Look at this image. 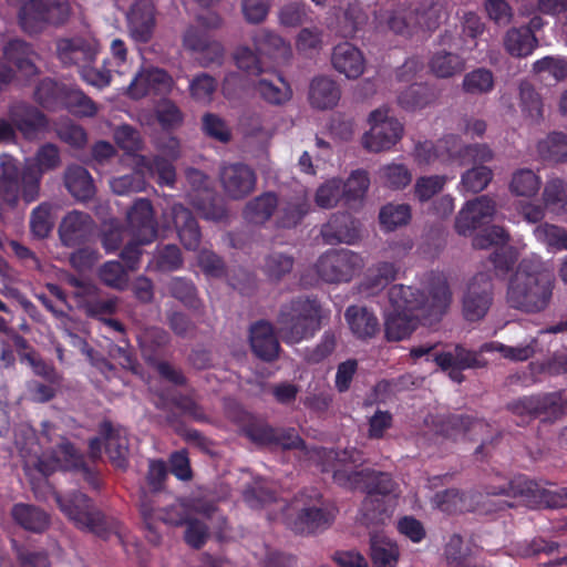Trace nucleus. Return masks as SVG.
<instances>
[{"label":"nucleus","instance_id":"nucleus-1","mask_svg":"<svg viewBox=\"0 0 567 567\" xmlns=\"http://www.w3.org/2000/svg\"><path fill=\"white\" fill-rule=\"evenodd\" d=\"M394 285L388 292L389 306L384 310L385 337L390 341L408 338L420 323L432 324L446 311L451 302V291L442 277L433 279L426 289Z\"/></svg>","mask_w":567,"mask_h":567},{"label":"nucleus","instance_id":"nucleus-2","mask_svg":"<svg viewBox=\"0 0 567 567\" xmlns=\"http://www.w3.org/2000/svg\"><path fill=\"white\" fill-rule=\"evenodd\" d=\"M328 457L333 458L334 462L331 467L324 466L323 471H331L337 484L351 489L362 488L367 492L361 507L362 523L367 526L383 524L389 514L380 496H398V484L386 473L368 468L358 470L363 458L354 449L338 453L329 452Z\"/></svg>","mask_w":567,"mask_h":567},{"label":"nucleus","instance_id":"nucleus-3","mask_svg":"<svg viewBox=\"0 0 567 567\" xmlns=\"http://www.w3.org/2000/svg\"><path fill=\"white\" fill-rule=\"evenodd\" d=\"M555 280L539 257L523 259L507 284L506 302L509 307L538 313L550 303Z\"/></svg>","mask_w":567,"mask_h":567},{"label":"nucleus","instance_id":"nucleus-4","mask_svg":"<svg viewBox=\"0 0 567 567\" xmlns=\"http://www.w3.org/2000/svg\"><path fill=\"white\" fill-rule=\"evenodd\" d=\"M329 316L317 300L298 298L284 305L277 319L278 332L288 344L312 338Z\"/></svg>","mask_w":567,"mask_h":567},{"label":"nucleus","instance_id":"nucleus-5","mask_svg":"<svg viewBox=\"0 0 567 567\" xmlns=\"http://www.w3.org/2000/svg\"><path fill=\"white\" fill-rule=\"evenodd\" d=\"M21 453L25 460V466L35 467L45 476L58 470H80L90 485L95 488L99 486L92 472L84 466L82 455L64 439L56 444V449L43 453L41 456L38 455L37 450L24 451L22 449Z\"/></svg>","mask_w":567,"mask_h":567},{"label":"nucleus","instance_id":"nucleus-6","mask_svg":"<svg viewBox=\"0 0 567 567\" xmlns=\"http://www.w3.org/2000/svg\"><path fill=\"white\" fill-rule=\"evenodd\" d=\"M70 12L66 0H28L20 9L19 21L25 32L38 33L49 24L64 23Z\"/></svg>","mask_w":567,"mask_h":567},{"label":"nucleus","instance_id":"nucleus-7","mask_svg":"<svg viewBox=\"0 0 567 567\" xmlns=\"http://www.w3.org/2000/svg\"><path fill=\"white\" fill-rule=\"evenodd\" d=\"M369 124L370 130L363 135L362 143L364 148L373 153L389 151L403 135V125L390 116L385 107L372 111Z\"/></svg>","mask_w":567,"mask_h":567},{"label":"nucleus","instance_id":"nucleus-8","mask_svg":"<svg viewBox=\"0 0 567 567\" xmlns=\"http://www.w3.org/2000/svg\"><path fill=\"white\" fill-rule=\"evenodd\" d=\"M363 267V259L351 250L329 251L317 264L318 276L326 282H347Z\"/></svg>","mask_w":567,"mask_h":567},{"label":"nucleus","instance_id":"nucleus-9","mask_svg":"<svg viewBox=\"0 0 567 567\" xmlns=\"http://www.w3.org/2000/svg\"><path fill=\"white\" fill-rule=\"evenodd\" d=\"M62 513L80 529L100 534L102 529V514L94 508L91 499L81 492H73L65 496L55 495Z\"/></svg>","mask_w":567,"mask_h":567},{"label":"nucleus","instance_id":"nucleus-10","mask_svg":"<svg viewBox=\"0 0 567 567\" xmlns=\"http://www.w3.org/2000/svg\"><path fill=\"white\" fill-rule=\"evenodd\" d=\"M291 511L296 512L297 516L293 518L289 514L288 524L296 533H311L329 522L321 496L316 491L297 497L291 505Z\"/></svg>","mask_w":567,"mask_h":567},{"label":"nucleus","instance_id":"nucleus-11","mask_svg":"<svg viewBox=\"0 0 567 567\" xmlns=\"http://www.w3.org/2000/svg\"><path fill=\"white\" fill-rule=\"evenodd\" d=\"M56 56L65 66H76L79 70L92 64L100 52L97 40L91 35H74L61 38L55 45Z\"/></svg>","mask_w":567,"mask_h":567},{"label":"nucleus","instance_id":"nucleus-12","mask_svg":"<svg viewBox=\"0 0 567 567\" xmlns=\"http://www.w3.org/2000/svg\"><path fill=\"white\" fill-rule=\"evenodd\" d=\"M493 302V284L485 272L475 275L467 285L463 297V313L470 321L485 317Z\"/></svg>","mask_w":567,"mask_h":567},{"label":"nucleus","instance_id":"nucleus-13","mask_svg":"<svg viewBox=\"0 0 567 567\" xmlns=\"http://www.w3.org/2000/svg\"><path fill=\"white\" fill-rule=\"evenodd\" d=\"M219 179L225 194L233 199L248 196L256 186L255 172L245 164H226L221 167Z\"/></svg>","mask_w":567,"mask_h":567},{"label":"nucleus","instance_id":"nucleus-14","mask_svg":"<svg viewBox=\"0 0 567 567\" xmlns=\"http://www.w3.org/2000/svg\"><path fill=\"white\" fill-rule=\"evenodd\" d=\"M495 213L496 204L492 198L485 195L476 197L468 200L458 212L455 229L457 234L466 236L483 223L491 220Z\"/></svg>","mask_w":567,"mask_h":567},{"label":"nucleus","instance_id":"nucleus-15","mask_svg":"<svg viewBox=\"0 0 567 567\" xmlns=\"http://www.w3.org/2000/svg\"><path fill=\"white\" fill-rule=\"evenodd\" d=\"M174 80L164 70L150 68L140 71L131 81L128 94L133 99H142L147 94H168Z\"/></svg>","mask_w":567,"mask_h":567},{"label":"nucleus","instance_id":"nucleus-16","mask_svg":"<svg viewBox=\"0 0 567 567\" xmlns=\"http://www.w3.org/2000/svg\"><path fill=\"white\" fill-rule=\"evenodd\" d=\"M128 230L140 244L152 243L157 235L153 207L148 199H137L127 213Z\"/></svg>","mask_w":567,"mask_h":567},{"label":"nucleus","instance_id":"nucleus-17","mask_svg":"<svg viewBox=\"0 0 567 567\" xmlns=\"http://www.w3.org/2000/svg\"><path fill=\"white\" fill-rule=\"evenodd\" d=\"M511 410L514 414L523 417L556 419L561 414L560 396L556 393L526 396L513 402Z\"/></svg>","mask_w":567,"mask_h":567},{"label":"nucleus","instance_id":"nucleus-18","mask_svg":"<svg viewBox=\"0 0 567 567\" xmlns=\"http://www.w3.org/2000/svg\"><path fill=\"white\" fill-rule=\"evenodd\" d=\"M183 45L197 53V59L203 66L217 63L224 56V47L219 42L210 40L206 33L194 25L185 30Z\"/></svg>","mask_w":567,"mask_h":567},{"label":"nucleus","instance_id":"nucleus-19","mask_svg":"<svg viewBox=\"0 0 567 567\" xmlns=\"http://www.w3.org/2000/svg\"><path fill=\"white\" fill-rule=\"evenodd\" d=\"M374 24L381 32H392L402 37L415 34L411 7L405 4L380 9L374 13Z\"/></svg>","mask_w":567,"mask_h":567},{"label":"nucleus","instance_id":"nucleus-20","mask_svg":"<svg viewBox=\"0 0 567 567\" xmlns=\"http://www.w3.org/2000/svg\"><path fill=\"white\" fill-rule=\"evenodd\" d=\"M458 150H461L460 138L447 135L436 143L430 141L419 143L414 150V159L419 165H431L436 161L453 159Z\"/></svg>","mask_w":567,"mask_h":567},{"label":"nucleus","instance_id":"nucleus-21","mask_svg":"<svg viewBox=\"0 0 567 567\" xmlns=\"http://www.w3.org/2000/svg\"><path fill=\"white\" fill-rule=\"evenodd\" d=\"M252 43L260 56H268L276 64L287 63L292 55L290 43L268 29L257 31Z\"/></svg>","mask_w":567,"mask_h":567},{"label":"nucleus","instance_id":"nucleus-22","mask_svg":"<svg viewBox=\"0 0 567 567\" xmlns=\"http://www.w3.org/2000/svg\"><path fill=\"white\" fill-rule=\"evenodd\" d=\"M331 63L336 71L348 79H358L365 68L362 52L349 42L339 43L333 48Z\"/></svg>","mask_w":567,"mask_h":567},{"label":"nucleus","instance_id":"nucleus-23","mask_svg":"<svg viewBox=\"0 0 567 567\" xmlns=\"http://www.w3.org/2000/svg\"><path fill=\"white\" fill-rule=\"evenodd\" d=\"M135 171L132 174L113 177L109 184L116 195H130L132 193L143 192L146 188L145 175H152L153 168L150 161L142 155L133 157Z\"/></svg>","mask_w":567,"mask_h":567},{"label":"nucleus","instance_id":"nucleus-24","mask_svg":"<svg viewBox=\"0 0 567 567\" xmlns=\"http://www.w3.org/2000/svg\"><path fill=\"white\" fill-rule=\"evenodd\" d=\"M127 20L132 37L136 41H148L155 24L152 0H137L132 6Z\"/></svg>","mask_w":567,"mask_h":567},{"label":"nucleus","instance_id":"nucleus-25","mask_svg":"<svg viewBox=\"0 0 567 567\" xmlns=\"http://www.w3.org/2000/svg\"><path fill=\"white\" fill-rule=\"evenodd\" d=\"M250 346L254 353L265 361L278 358L280 346L271 323L259 321L251 326Z\"/></svg>","mask_w":567,"mask_h":567},{"label":"nucleus","instance_id":"nucleus-26","mask_svg":"<svg viewBox=\"0 0 567 567\" xmlns=\"http://www.w3.org/2000/svg\"><path fill=\"white\" fill-rule=\"evenodd\" d=\"M93 230L90 215L73 210L61 221L59 235L65 246L72 247L83 241Z\"/></svg>","mask_w":567,"mask_h":567},{"label":"nucleus","instance_id":"nucleus-27","mask_svg":"<svg viewBox=\"0 0 567 567\" xmlns=\"http://www.w3.org/2000/svg\"><path fill=\"white\" fill-rule=\"evenodd\" d=\"M346 321L352 334L360 340L372 339L380 330L375 315L365 307L350 306L344 312Z\"/></svg>","mask_w":567,"mask_h":567},{"label":"nucleus","instance_id":"nucleus-28","mask_svg":"<svg viewBox=\"0 0 567 567\" xmlns=\"http://www.w3.org/2000/svg\"><path fill=\"white\" fill-rule=\"evenodd\" d=\"M171 217L184 247L188 250H196L200 243V231L190 212L176 204L171 208Z\"/></svg>","mask_w":567,"mask_h":567},{"label":"nucleus","instance_id":"nucleus-29","mask_svg":"<svg viewBox=\"0 0 567 567\" xmlns=\"http://www.w3.org/2000/svg\"><path fill=\"white\" fill-rule=\"evenodd\" d=\"M415 33L420 31H433L439 28L446 18V10L442 2L423 0L411 7Z\"/></svg>","mask_w":567,"mask_h":567},{"label":"nucleus","instance_id":"nucleus-30","mask_svg":"<svg viewBox=\"0 0 567 567\" xmlns=\"http://www.w3.org/2000/svg\"><path fill=\"white\" fill-rule=\"evenodd\" d=\"M341 97L337 82L328 76L315 78L309 87V102L312 107L328 110L334 107Z\"/></svg>","mask_w":567,"mask_h":567},{"label":"nucleus","instance_id":"nucleus-31","mask_svg":"<svg viewBox=\"0 0 567 567\" xmlns=\"http://www.w3.org/2000/svg\"><path fill=\"white\" fill-rule=\"evenodd\" d=\"M102 434L106 441V452L111 462L120 468H125L128 455V440L126 430L123 427H113L110 423H103Z\"/></svg>","mask_w":567,"mask_h":567},{"label":"nucleus","instance_id":"nucleus-32","mask_svg":"<svg viewBox=\"0 0 567 567\" xmlns=\"http://www.w3.org/2000/svg\"><path fill=\"white\" fill-rule=\"evenodd\" d=\"M503 45L512 56L525 58L530 55L538 47V39L529 29L514 27L504 34Z\"/></svg>","mask_w":567,"mask_h":567},{"label":"nucleus","instance_id":"nucleus-33","mask_svg":"<svg viewBox=\"0 0 567 567\" xmlns=\"http://www.w3.org/2000/svg\"><path fill=\"white\" fill-rule=\"evenodd\" d=\"M7 62L12 63L25 76L37 73L35 52L22 40H12L3 49Z\"/></svg>","mask_w":567,"mask_h":567},{"label":"nucleus","instance_id":"nucleus-34","mask_svg":"<svg viewBox=\"0 0 567 567\" xmlns=\"http://www.w3.org/2000/svg\"><path fill=\"white\" fill-rule=\"evenodd\" d=\"M141 513L150 528H152V520L156 518L165 524L178 526L186 524L192 517L188 507L184 503H176L167 508L155 511L150 504L143 501L141 503Z\"/></svg>","mask_w":567,"mask_h":567},{"label":"nucleus","instance_id":"nucleus-35","mask_svg":"<svg viewBox=\"0 0 567 567\" xmlns=\"http://www.w3.org/2000/svg\"><path fill=\"white\" fill-rule=\"evenodd\" d=\"M370 549L374 567L396 566L400 555L399 548L384 533L371 535Z\"/></svg>","mask_w":567,"mask_h":567},{"label":"nucleus","instance_id":"nucleus-36","mask_svg":"<svg viewBox=\"0 0 567 567\" xmlns=\"http://www.w3.org/2000/svg\"><path fill=\"white\" fill-rule=\"evenodd\" d=\"M64 179L69 192L79 200H87L95 194L92 176L81 166L69 167Z\"/></svg>","mask_w":567,"mask_h":567},{"label":"nucleus","instance_id":"nucleus-37","mask_svg":"<svg viewBox=\"0 0 567 567\" xmlns=\"http://www.w3.org/2000/svg\"><path fill=\"white\" fill-rule=\"evenodd\" d=\"M255 90L264 101L275 105L285 104L292 96L290 85L279 75H276L274 80L264 78L258 80Z\"/></svg>","mask_w":567,"mask_h":567},{"label":"nucleus","instance_id":"nucleus-38","mask_svg":"<svg viewBox=\"0 0 567 567\" xmlns=\"http://www.w3.org/2000/svg\"><path fill=\"white\" fill-rule=\"evenodd\" d=\"M542 199L544 206L555 215L567 214V183L558 177L546 182Z\"/></svg>","mask_w":567,"mask_h":567},{"label":"nucleus","instance_id":"nucleus-39","mask_svg":"<svg viewBox=\"0 0 567 567\" xmlns=\"http://www.w3.org/2000/svg\"><path fill=\"white\" fill-rule=\"evenodd\" d=\"M542 187L540 176L529 169H516L511 177L508 185L509 192L517 197L532 198L536 196Z\"/></svg>","mask_w":567,"mask_h":567},{"label":"nucleus","instance_id":"nucleus-40","mask_svg":"<svg viewBox=\"0 0 567 567\" xmlns=\"http://www.w3.org/2000/svg\"><path fill=\"white\" fill-rule=\"evenodd\" d=\"M13 519L24 529L41 533L49 526L50 519L45 512L27 504H17L12 508Z\"/></svg>","mask_w":567,"mask_h":567},{"label":"nucleus","instance_id":"nucleus-41","mask_svg":"<svg viewBox=\"0 0 567 567\" xmlns=\"http://www.w3.org/2000/svg\"><path fill=\"white\" fill-rule=\"evenodd\" d=\"M0 166L2 171L0 197L6 204L13 206L18 202L20 189L18 169L14 161L8 156L1 158Z\"/></svg>","mask_w":567,"mask_h":567},{"label":"nucleus","instance_id":"nucleus-42","mask_svg":"<svg viewBox=\"0 0 567 567\" xmlns=\"http://www.w3.org/2000/svg\"><path fill=\"white\" fill-rule=\"evenodd\" d=\"M378 175L381 184L393 190L404 189L413 178L411 169L405 164L398 162L381 166Z\"/></svg>","mask_w":567,"mask_h":567},{"label":"nucleus","instance_id":"nucleus-43","mask_svg":"<svg viewBox=\"0 0 567 567\" xmlns=\"http://www.w3.org/2000/svg\"><path fill=\"white\" fill-rule=\"evenodd\" d=\"M435 362L441 369L456 367L458 369L480 368L485 363L482 362L477 354L462 347H455L453 351L435 354Z\"/></svg>","mask_w":567,"mask_h":567},{"label":"nucleus","instance_id":"nucleus-44","mask_svg":"<svg viewBox=\"0 0 567 567\" xmlns=\"http://www.w3.org/2000/svg\"><path fill=\"white\" fill-rule=\"evenodd\" d=\"M277 207V196L272 193H265L246 205L244 216L252 224H262L271 217Z\"/></svg>","mask_w":567,"mask_h":567},{"label":"nucleus","instance_id":"nucleus-45","mask_svg":"<svg viewBox=\"0 0 567 567\" xmlns=\"http://www.w3.org/2000/svg\"><path fill=\"white\" fill-rule=\"evenodd\" d=\"M11 117L18 128L27 136H31L45 126L43 114L39 110L24 104L12 107Z\"/></svg>","mask_w":567,"mask_h":567},{"label":"nucleus","instance_id":"nucleus-46","mask_svg":"<svg viewBox=\"0 0 567 567\" xmlns=\"http://www.w3.org/2000/svg\"><path fill=\"white\" fill-rule=\"evenodd\" d=\"M465 68L464 60L454 53L445 50L436 52L430 60V70L437 78H451Z\"/></svg>","mask_w":567,"mask_h":567},{"label":"nucleus","instance_id":"nucleus-47","mask_svg":"<svg viewBox=\"0 0 567 567\" xmlns=\"http://www.w3.org/2000/svg\"><path fill=\"white\" fill-rule=\"evenodd\" d=\"M446 565L477 567L473 561V550L460 535H452L444 550Z\"/></svg>","mask_w":567,"mask_h":567},{"label":"nucleus","instance_id":"nucleus-48","mask_svg":"<svg viewBox=\"0 0 567 567\" xmlns=\"http://www.w3.org/2000/svg\"><path fill=\"white\" fill-rule=\"evenodd\" d=\"M310 7L303 1H293L281 6L277 12L278 22L286 28H297L311 22Z\"/></svg>","mask_w":567,"mask_h":567},{"label":"nucleus","instance_id":"nucleus-49","mask_svg":"<svg viewBox=\"0 0 567 567\" xmlns=\"http://www.w3.org/2000/svg\"><path fill=\"white\" fill-rule=\"evenodd\" d=\"M518 94L522 112L533 122H538L543 117V102L534 85L528 81H520Z\"/></svg>","mask_w":567,"mask_h":567},{"label":"nucleus","instance_id":"nucleus-50","mask_svg":"<svg viewBox=\"0 0 567 567\" xmlns=\"http://www.w3.org/2000/svg\"><path fill=\"white\" fill-rule=\"evenodd\" d=\"M539 156L548 162L559 163L567 159V137L561 133H551L537 144Z\"/></svg>","mask_w":567,"mask_h":567},{"label":"nucleus","instance_id":"nucleus-51","mask_svg":"<svg viewBox=\"0 0 567 567\" xmlns=\"http://www.w3.org/2000/svg\"><path fill=\"white\" fill-rule=\"evenodd\" d=\"M537 341L532 338L527 343L515 347L505 346L499 342H489L482 346V352L498 351L503 358L511 361H525L532 358L536 351Z\"/></svg>","mask_w":567,"mask_h":567},{"label":"nucleus","instance_id":"nucleus-52","mask_svg":"<svg viewBox=\"0 0 567 567\" xmlns=\"http://www.w3.org/2000/svg\"><path fill=\"white\" fill-rule=\"evenodd\" d=\"M493 178V171L485 165H476L465 171L461 176L460 190L464 193H480L484 190Z\"/></svg>","mask_w":567,"mask_h":567},{"label":"nucleus","instance_id":"nucleus-53","mask_svg":"<svg viewBox=\"0 0 567 567\" xmlns=\"http://www.w3.org/2000/svg\"><path fill=\"white\" fill-rule=\"evenodd\" d=\"M217 86L218 82L214 76L199 73L189 81L188 90L195 102L207 105L213 101Z\"/></svg>","mask_w":567,"mask_h":567},{"label":"nucleus","instance_id":"nucleus-54","mask_svg":"<svg viewBox=\"0 0 567 567\" xmlns=\"http://www.w3.org/2000/svg\"><path fill=\"white\" fill-rule=\"evenodd\" d=\"M379 219L385 230H394L410 221L411 207L408 204H386L381 208Z\"/></svg>","mask_w":567,"mask_h":567},{"label":"nucleus","instance_id":"nucleus-55","mask_svg":"<svg viewBox=\"0 0 567 567\" xmlns=\"http://www.w3.org/2000/svg\"><path fill=\"white\" fill-rule=\"evenodd\" d=\"M154 114L164 130H174L184 122V114L179 106L169 99H163L154 106Z\"/></svg>","mask_w":567,"mask_h":567},{"label":"nucleus","instance_id":"nucleus-56","mask_svg":"<svg viewBox=\"0 0 567 567\" xmlns=\"http://www.w3.org/2000/svg\"><path fill=\"white\" fill-rule=\"evenodd\" d=\"M62 105L80 116H94L97 113L96 104L81 90L75 87L65 90Z\"/></svg>","mask_w":567,"mask_h":567},{"label":"nucleus","instance_id":"nucleus-57","mask_svg":"<svg viewBox=\"0 0 567 567\" xmlns=\"http://www.w3.org/2000/svg\"><path fill=\"white\" fill-rule=\"evenodd\" d=\"M278 223L282 227L297 225L309 210V203L306 197L298 196L293 200L278 204Z\"/></svg>","mask_w":567,"mask_h":567},{"label":"nucleus","instance_id":"nucleus-58","mask_svg":"<svg viewBox=\"0 0 567 567\" xmlns=\"http://www.w3.org/2000/svg\"><path fill=\"white\" fill-rule=\"evenodd\" d=\"M462 86L468 94H486L494 87V75L492 71L487 69H476L465 74Z\"/></svg>","mask_w":567,"mask_h":567},{"label":"nucleus","instance_id":"nucleus-59","mask_svg":"<svg viewBox=\"0 0 567 567\" xmlns=\"http://www.w3.org/2000/svg\"><path fill=\"white\" fill-rule=\"evenodd\" d=\"M53 226L54 216L50 204L42 203L32 210L30 216V229L34 237H48Z\"/></svg>","mask_w":567,"mask_h":567},{"label":"nucleus","instance_id":"nucleus-60","mask_svg":"<svg viewBox=\"0 0 567 567\" xmlns=\"http://www.w3.org/2000/svg\"><path fill=\"white\" fill-rule=\"evenodd\" d=\"M494 153L486 144L463 145L461 150L454 155L453 159H457L461 166L470 165H484L493 161Z\"/></svg>","mask_w":567,"mask_h":567},{"label":"nucleus","instance_id":"nucleus-61","mask_svg":"<svg viewBox=\"0 0 567 567\" xmlns=\"http://www.w3.org/2000/svg\"><path fill=\"white\" fill-rule=\"evenodd\" d=\"M535 75L548 74L557 82L567 79V59L563 56L547 55L536 60L532 65Z\"/></svg>","mask_w":567,"mask_h":567},{"label":"nucleus","instance_id":"nucleus-62","mask_svg":"<svg viewBox=\"0 0 567 567\" xmlns=\"http://www.w3.org/2000/svg\"><path fill=\"white\" fill-rule=\"evenodd\" d=\"M323 44V32L318 27L302 28L296 37V49L305 55L318 53Z\"/></svg>","mask_w":567,"mask_h":567},{"label":"nucleus","instance_id":"nucleus-63","mask_svg":"<svg viewBox=\"0 0 567 567\" xmlns=\"http://www.w3.org/2000/svg\"><path fill=\"white\" fill-rule=\"evenodd\" d=\"M536 239L549 248L567 250V231L553 224H542L534 229Z\"/></svg>","mask_w":567,"mask_h":567},{"label":"nucleus","instance_id":"nucleus-64","mask_svg":"<svg viewBox=\"0 0 567 567\" xmlns=\"http://www.w3.org/2000/svg\"><path fill=\"white\" fill-rule=\"evenodd\" d=\"M369 186L370 177L368 172L364 169H357L351 173L341 187L347 202H355L364 197Z\"/></svg>","mask_w":567,"mask_h":567}]
</instances>
